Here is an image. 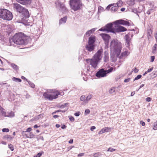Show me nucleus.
Wrapping results in <instances>:
<instances>
[{"label": "nucleus", "instance_id": "1", "mask_svg": "<svg viewBox=\"0 0 157 157\" xmlns=\"http://www.w3.org/2000/svg\"><path fill=\"white\" fill-rule=\"evenodd\" d=\"M13 8L20 14L21 18V20H18L17 22L22 23L25 26L29 25V24L28 21L30 15L28 10L17 3L13 4Z\"/></svg>", "mask_w": 157, "mask_h": 157}, {"label": "nucleus", "instance_id": "2", "mask_svg": "<svg viewBox=\"0 0 157 157\" xmlns=\"http://www.w3.org/2000/svg\"><path fill=\"white\" fill-rule=\"evenodd\" d=\"M28 37L22 33H16L13 37L12 40L14 44L20 45H26L28 43Z\"/></svg>", "mask_w": 157, "mask_h": 157}, {"label": "nucleus", "instance_id": "3", "mask_svg": "<svg viewBox=\"0 0 157 157\" xmlns=\"http://www.w3.org/2000/svg\"><path fill=\"white\" fill-rule=\"evenodd\" d=\"M110 49L115 52L117 57L120 55L122 49L121 44L117 39H114L110 42Z\"/></svg>", "mask_w": 157, "mask_h": 157}, {"label": "nucleus", "instance_id": "4", "mask_svg": "<svg viewBox=\"0 0 157 157\" xmlns=\"http://www.w3.org/2000/svg\"><path fill=\"white\" fill-rule=\"evenodd\" d=\"M13 18L12 13L8 10L0 8V18L6 21H11Z\"/></svg>", "mask_w": 157, "mask_h": 157}, {"label": "nucleus", "instance_id": "5", "mask_svg": "<svg viewBox=\"0 0 157 157\" xmlns=\"http://www.w3.org/2000/svg\"><path fill=\"white\" fill-rule=\"evenodd\" d=\"M69 3L71 8L74 11L80 10L84 5L81 0H70Z\"/></svg>", "mask_w": 157, "mask_h": 157}, {"label": "nucleus", "instance_id": "6", "mask_svg": "<svg viewBox=\"0 0 157 157\" xmlns=\"http://www.w3.org/2000/svg\"><path fill=\"white\" fill-rule=\"evenodd\" d=\"M99 31L105 32L106 33H114L115 27L113 23L110 22L107 24L105 26L101 27Z\"/></svg>", "mask_w": 157, "mask_h": 157}, {"label": "nucleus", "instance_id": "7", "mask_svg": "<svg viewBox=\"0 0 157 157\" xmlns=\"http://www.w3.org/2000/svg\"><path fill=\"white\" fill-rule=\"evenodd\" d=\"M52 92L53 94H49L47 92H44L43 94V96L44 98L49 101H52L57 98L58 97V96L60 94L59 91L56 90H54V91Z\"/></svg>", "mask_w": 157, "mask_h": 157}, {"label": "nucleus", "instance_id": "8", "mask_svg": "<svg viewBox=\"0 0 157 157\" xmlns=\"http://www.w3.org/2000/svg\"><path fill=\"white\" fill-rule=\"evenodd\" d=\"M99 35L101 37L104 41L105 44V48H108L109 40L111 38L110 36L108 34L105 33H101Z\"/></svg>", "mask_w": 157, "mask_h": 157}, {"label": "nucleus", "instance_id": "9", "mask_svg": "<svg viewBox=\"0 0 157 157\" xmlns=\"http://www.w3.org/2000/svg\"><path fill=\"white\" fill-rule=\"evenodd\" d=\"M115 27L114 33L116 34L117 33H119L124 32L127 31V29L125 27L119 25L117 24V23H114Z\"/></svg>", "mask_w": 157, "mask_h": 157}, {"label": "nucleus", "instance_id": "10", "mask_svg": "<svg viewBox=\"0 0 157 157\" xmlns=\"http://www.w3.org/2000/svg\"><path fill=\"white\" fill-rule=\"evenodd\" d=\"M56 8L59 7L60 10L63 12H66L67 11V8L65 7L64 4L59 0H56L55 2Z\"/></svg>", "mask_w": 157, "mask_h": 157}, {"label": "nucleus", "instance_id": "11", "mask_svg": "<svg viewBox=\"0 0 157 157\" xmlns=\"http://www.w3.org/2000/svg\"><path fill=\"white\" fill-rule=\"evenodd\" d=\"M103 52V49L102 48L98 50L92 59L99 62L102 58L101 55Z\"/></svg>", "mask_w": 157, "mask_h": 157}, {"label": "nucleus", "instance_id": "12", "mask_svg": "<svg viewBox=\"0 0 157 157\" xmlns=\"http://www.w3.org/2000/svg\"><path fill=\"white\" fill-rule=\"evenodd\" d=\"M95 75L98 78H101L106 77L107 75L104 69L101 68L98 70V71L95 73Z\"/></svg>", "mask_w": 157, "mask_h": 157}, {"label": "nucleus", "instance_id": "13", "mask_svg": "<svg viewBox=\"0 0 157 157\" xmlns=\"http://www.w3.org/2000/svg\"><path fill=\"white\" fill-rule=\"evenodd\" d=\"M114 23H117V24L119 25H123L128 26H129L130 25V23L129 21L126 20H124L122 19L116 20L114 21Z\"/></svg>", "mask_w": 157, "mask_h": 157}, {"label": "nucleus", "instance_id": "14", "mask_svg": "<svg viewBox=\"0 0 157 157\" xmlns=\"http://www.w3.org/2000/svg\"><path fill=\"white\" fill-rule=\"evenodd\" d=\"M86 61L87 63H89L94 68H95L97 67L98 64L99 62L92 59H87L86 60Z\"/></svg>", "mask_w": 157, "mask_h": 157}, {"label": "nucleus", "instance_id": "15", "mask_svg": "<svg viewBox=\"0 0 157 157\" xmlns=\"http://www.w3.org/2000/svg\"><path fill=\"white\" fill-rule=\"evenodd\" d=\"M96 45L90 43L86 44L85 46L86 49L89 52H93L94 50Z\"/></svg>", "mask_w": 157, "mask_h": 157}, {"label": "nucleus", "instance_id": "16", "mask_svg": "<svg viewBox=\"0 0 157 157\" xmlns=\"http://www.w3.org/2000/svg\"><path fill=\"white\" fill-rule=\"evenodd\" d=\"M124 39L126 41V47L130 50V46L131 39L129 35L128 34L125 35L124 36Z\"/></svg>", "mask_w": 157, "mask_h": 157}, {"label": "nucleus", "instance_id": "17", "mask_svg": "<svg viewBox=\"0 0 157 157\" xmlns=\"http://www.w3.org/2000/svg\"><path fill=\"white\" fill-rule=\"evenodd\" d=\"M17 2L21 4L28 6L30 5L32 2V0H15Z\"/></svg>", "mask_w": 157, "mask_h": 157}, {"label": "nucleus", "instance_id": "18", "mask_svg": "<svg viewBox=\"0 0 157 157\" xmlns=\"http://www.w3.org/2000/svg\"><path fill=\"white\" fill-rule=\"evenodd\" d=\"M96 37L93 35H91L88 38V43H90L93 44H95V43L96 41Z\"/></svg>", "mask_w": 157, "mask_h": 157}, {"label": "nucleus", "instance_id": "19", "mask_svg": "<svg viewBox=\"0 0 157 157\" xmlns=\"http://www.w3.org/2000/svg\"><path fill=\"white\" fill-rule=\"evenodd\" d=\"M111 130V128L105 127L101 129V130L98 132V133L99 134H101L105 132H110Z\"/></svg>", "mask_w": 157, "mask_h": 157}, {"label": "nucleus", "instance_id": "20", "mask_svg": "<svg viewBox=\"0 0 157 157\" xmlns=\"http://www.w3.org/2000/svg\"><path fill=\"white\" fill-rule=\"evenodd\" d=\"M97 29V28H94L88 30L85 33L84 36H85L87 37L90 36L91 34L94 33Z\"/></svg>", "mask_w": 157, "mask_h": 157}, {"label": "nucleus", "instance_id": "21", "mask_svg": "<svg viewBox=\"0 0 157 157\" xmlns=\"http://www.w3.org/2000/svg\"><path fill=\"white\" fill-rule=\"evenodd\" d=\"M129 54L130 52L128 50H127L125 51L122 52L121 53V55H120L119 56L117 57H118L119 59H121L123 57L128 56L129 55Z\"/></svg>", "mask_w": 157, "mask_h": 157}, {"label": "nucleus", "instance_id": "22", "mask_svg": "<svg viewBox=\"0 0 157 157\" xmlns=\"http://www.w3.org/2000/svg\"><path fill=\"white\" fill-rule=\"evenodd\" d=\"M109 60V53L107 51L104 52V61L105 62H107Z\"/></svg>", "mask_w": 157, "mask_h": 157}, {"label": "nucleus", "instance_id": "23", "mask_svg": "<svg viewBox=\"0 0 157 157\" xmlns=\"http://www.w3.org/2000/svg\"><path fill=\"white\" fill-rule=\"evenodd\" d=\"M69 106V104L68 103H66L60 105L59 104L57 105L56 106L58 108L63 109L66 107H68Z\"/></svg>", "mask_w": 157, "mask_h": 157}, {"label": "nucleus", "instance_id": "24", "mask_svg": "<svg viewBox=\"0 0 157 157\" xmlns=\"http://www.w3.org/2000/svg\"><path fill=\"white\" fill-rule=\"evenodd\" d=\"M10 65L16 71L19 70V67L15 64L13 63H10Z\"/></svg>", "mask_w": 157, "mask_h": 157}, {"label": "nucleus", "instance_id": "25", "mask_svg": "<svg viewBox=\"0 0 157 157\" xmlns=\"http://www.w3.org/2000/svg\"><path fill=\"white\" fill-rule=\"evenodd\" d=\"M67 19V16H64L63 17L61 18L59 20V24H61L63 23H65L66 22Z\"/></svg>", "mask_w": 157, "mask_h": 157}, {"label": "nucleus", "instance_id": "26", "mask_svg": "<svg viewBox=\"0 0 157 157\" xmlns=\"http://www.w3.org/2000/svg\"><path fill=\"white\" fill-rule=\"evenodd\" d=\"M4 110L3 108L0 106V112L1 113L2 115L4 117H7L6 112L3 111Z\"/></svg>", "mask_w": 157, "mask_h": 157}, {"label": "nucleus", "instance_id": "27", "mask_svg": "<svg viewBox=\"0 0 157 157\" xmlns=\"http://www.w3.org/2000/svg\"><path fill=\"white\" fill-rule=\"evenodd\" d=\"M68 109V108H67L66 109H65L64 110H62L61 109H59L58 110H56L55 111H54L52 113V115H53L54 114H55L57 113H59V112H61L62 113H65L66 111H67Z\"/></svg>", "mask_w": 157, "mask_h": 157}, {"label": "nucleus", "instance_id": "28", "mask_svg": "<svg viewBox=\"0 0 157 157\" xmlns=\"http://www.w3.org/2000/svg\"><path fill=\"white\" fill-rule=\"evenodd\" d=\"M3 139L7 140H12L13 138L10 135H6L4 136L2 138Z\"/></svg>", "mask_w": 157, "mask_h": 157}, {"label": "nucleus", "instance_id": "29", "mask_svg": "<svg viewBox=\"0 0 157 157\" xmlns=\"http://www.w3.org/2000/svg\"><path fill=\"white\" fill-rule=\"evenodd\" d=\"M8 114L7 115V117H13L14 116V112L11 111L10 113H8Z\"/></svg>", "mask_w": 157, "mask_h": 157}, {"label": "nucleus", "instance_id": "30", "mask_svg": "<svg viewBox=\"0 0 157 157\" xmlns=\"http://www.w3.org/2000/svg\"><path fill=\"white\" fill-rule=\"evenodd\" d=\"M0 40L2 42H6V38H5L4 36L0 34Z\"/></svg>", "mask_w": 157, "mask_h": 157}, {"label": "nucleus", "instance_id": "31", "mask_svg": "<svg viewBox=\"0 0 157 157\" xmlns=\"http://www.w3.org/2000/svg\"><path fill=\"white\" fill-rule=\"evenodd\" d=\"M12 80L16 82H21L22 81L21 79L19 78H17L15 77H13L12 78Z\"/></svg>", "mask_w": 157, "mask_h": 157}, {"label": "nucleus", "instance_id": "32", "mask_svg": "<svg viewBox=\"0 0 157 157\" xmlns=\"http://www.w3.org/2000/svg\"><path fill=\"white\" fill-rule=\"evenodd\" d=\"M123 2L122 0H119L116 3V5H117V6L118 7H121L122 6Z\"/></svg>", "mask_w": 157, "mask_h": 157}, {"label": "nucleus", "instance_id": "33", "mask_svg": "<svg viewBox=\"0 0 157 157\" xmlns=\"http://www.w3.org/2000/svg\"><path fill=\"white\" fill-rule=\"evenodd\" d=\"M105 10L101 6H99L98 7V14L99 13H100L101 12V11H104Z\"/></svg>", "mask_w": 157, "mask_h": 157}, {"label": "nucleus", "instance_id": "34", "mask_svg": "<svg viewBox=\"0 0 157 157\" xmlns=\"http://www.w3.org/2000/svg\"><path fill=\"white\" fill-rule=\"evenodd\" d=\"M127 3L130 6H132L135 4V0H130Z\"/></svg>", "mask_w": 157, "mask_h": 157}, {"label": "nucleus", "instance_id": "35", "mask_svg": "<svg viewBox=\"0 0 157 157\" xmlns=\"http://www.w3.org/2000/svg\"><path fill=\"white\" fill-rule=\"evenodd\" d=\"M152 31L151 29H149L147 31V36L148 38L149 39V36H151L152 34Z\"/></svg>", "mask_w": 157, "mask_h": 157}, {"label": "nucleus", "instance_id": "36", "mask_svg": "<svg viewBox=\"0 0 157 157\" xmlns=\"http://www.w3.org/2000/svg\"><path fill=\"white\" fill-rule=\"evenodd\" d=\"M105 72L106 73V75H107L108 74H109L110 73L112 72L113 71V67H110L109 68L108 70H105Z\"/></svg>", "mask_w": 157, "mask_h": 157}, {"label": "nucleus", "instance_id": "37", "mask_svg": "<svg viewBox=\"0 0 157 157\" xmlns=\"http://www.w3.org/2000/svg\"><path fill=\"white\" fill-rule=\"evenodd\" d=\"M29 86L32 88H34L35 87V84L31 81L28 80L27 82Z\"/></svg>", "mask_w": 157, "mask_h": 157}, {"label": "nucleus", "instance_id": "38", "mask_svg": "<svg viewBox=\"0 0 157 157\" xmlns=\"http://www.w3.org/2000/svg\"><path fill=\"white\" fill-rule=\"evenodd\" d=\"M118 9V7L116 6H113L111 8V10L112 11H114V12H115L116 11L117 9Z\"/></svg>", "mask_w": 157, "mask_h": 157}, {"label": "nucleus", "instance_id": "39", "mask_svg": "<svg viewBox=\"0 0 157 157\" xmlns=\"http://www.w3.org/2000/svg\"><path fill=\"white\" fill-rule=\"evenodd\" d=\"M157 49V44H155L152 48V52L153 53H155V51Z\"/></svg>", "mask_w": 157, "mask_h": 157}, {"label": "nucleus", "instance_id": "40", "mask_svg": "<svg viewBox=\"0 0 157 157\" xmlns=\"http://www.w3.org/2000/svg\"><path fill=\"white\" fill-rule=\"evenodd\" d=\"M101 155V152H97L94 154L93 156L94 157H100Z\"/></svg>", "mask_w": 157, "mask_h": 157}, {"label": "nucleus", "instance_id": "41", "mask_svg": "<svg viewBox=\"0 0 157 157\" xmlns=\"http://www.w3.org/2000/svg\"><path fill=\"white\" fill-rule=\"evenodd\" d=\"M44 153V152L41 151L38 153L34 157H40Z\"/></svg>", "mask_w": 157, "mask_h": 157}, {"label": "nucleus", "instance_id": "42", "mask_svg": "<svg viewBox=\"0 0 157 157\" xmlns=\"http://www.w3.org/2000/svg\"><path fill=\"white\" fill-rule=\"evenodd\" d=\"M92 96L91 94L88 95L86 97L85 101H86L87 102L88 101H89L92 98Z\"/></svg>", "mask_w": 157, "mask_h": 157}, {"label": "nucleus", "instance_id": "43", "mask_svg": "<svg viewBox=\"0 0 157 157\" xmlns=\"http://www.w3.org/2000/svg\"><path fill=\"white\" fill-rule=\"evenodd\" d=\"M151 75V76H154V78L156 77L157 76V71H153Z\"/></svg>", "mask_w": 157, "mask_h": 157}, {"label": "nucleus", "instance_id": "44", "mask_svg": "<svg viewBox=\"0 0 157 157\" xmlns=\"http://www.w3.org/2000/svg\"><path fill=\"white\" fill-rule=\"evenodd\" d=\"M142 77V75H137L134 79L133 82L135 81L136 80H138L140 78Z\"/></svg>", "mask_w": 157, "mask_h": 157}, {"label": "nucleus", "instance_id": "45", "mask_svg": "<svg viewBox=\"0 0 157 157\" xmlns=\"http://www.w3.org/2000/svg\"><path fill=\"white\" fill-rule=\"evenodd\" d=\"M35 136V135H34L33 133V132H30L29 133V138H31V139L33 138H34Z\"/></svg>", "mask_w": 157, "mask_h": 157}, {"label": "nucleus", "instance_id": "46", "mask_svg": "<svg viewBox=\"0 0 157 157\" xmlns=\"http://www.w3.org/2000/svg\"><path fill=\"white\" fill-rule=\"evenodd\" d=\"M8 147L10 149L11 151H13L14 149L13 145L12 144H10L8 145Z\"/></svg>", "mask_w": 157, "mask_h": 157}, {"label": "nucleus", "instance_id": "47", "mask_svg": "<svg viewBox=\"0 0 157 157\" xmlns=\"http://www.w3.org/2000/svg\"><path fill=\"white\" fill-rule=\"evenodd\" d=\"M68 118L70 121L72 122H73L75 121V118L72 116H69Z\"/></svg>", "mask_w": 157, "mask_h": 157}, {"label": "nucleus", "instance_id": "48", "mask_svg": "<svg viewBox=\"0 0 157 157\" xmlns=\"http://www.w3.org/2000/svg\"><path fill=\"white\" fill-rule=\"evenodd\" d=\"M132 12L135 13H136L137 15L139 16V15L138 14V13H139V12L137 9L135 8L132 9Z\"/></svg>", "mask_w": 157, "mask_h": 157}, {"label": "nucleus", "instance_id": "49", "mask_svg": "<svg viewBox=\"0 0 157 157\" xmlns=\"http://www.w3.org/2000/svg\"><path fill=\"white\" fill-rule=\"evenodd\" d=\"M116 150V149H114L113 148L110 147H109L108 150H107V151H110V152H113L114 151H115Z\"/></svg>", "mask_w": 157, "mask_h": 157}, {"label": "nucleus", "instance_id": "50", "mask_svg": "<svg viewBox=\"0 0 157 157\" xmlns=\"http://www.w3.org/2000/svg\"><path fill=\"white\" fill-rule=\"evenodd\" d=\"M110 58L112 62H115V55L113 54H111Z\"/></svg>", "mask_w": 157, "mask_h": 157}, {"label": "nucleus", "instance_id": "51", "mask_svg": "<svg viewBox=\"0 0 157 157\" xmlns=\"http://www.w3.org/2000/svg\"><path fill=\"white\" fill-rule=\"evenodd\" d=\"M153 129L154 130H157V121L154 123V126L153 127Z\"/></svg>", "mask_w": 157, "mask_h": 157}, {"label": "nucleus", "instance_id": "52", "mask_svg": "<svg viewBox=\"0 0 157 157\" xmlns=\"http://www.w3.org/2000/svg\"><path fill=\"white\" fill-rule=\"evenodd\" d=\"M9 129L8 128H4L2 129L3 132H9Z\"/></svg>", "mask_w": 157, "mask_h": 157}, {"label": "nucleus", "instance_id": "53", "mask_svg": "<svg viewBox=\"0 0 157 157\" xmlns=\"http://www.w3.org/2000/svg\"><path fill=\"white\" fill-rule=\"evenodd\" d=\"M85 98H86V97H85V95H82L80 97V100L81 101H85V99H86Z\"/></svg>", "mask_w": 157, "mask_h": 157}, {"label": "nucleus", "instance_id": "54", "mask_svg": "<svg viewBox=\"0 0 157 157\" xmlns=\"http://www.w3.org/2000/svg\"><path fill=\"white\" fill-rule=\"evenodd\" d=\"M27 132H25V131H23L22 132V134L24 135L25 136H26V137L27 138H29V137H29V135H28V134H27L26 133Z\"/></svg>", "mask_w": 157, "mask_h": 157}, {"label": "nucleus", "instance_id": "55", "mask_svg": "<svg viewBox=\"0 0 157 157\" xmlns=\"http://www.w3.org/2000/svg\"><path fill=\"white\" fill-rule=\"evenodd\" d=\"M90 113V110L88 109H87L85 110L84 114L85 115H87L89 114Z\"/></svg>", "mask_w": 157, "mask_h": 157}, {"label": "nucleus", "instance_id": "56", "mask_svg": "<svg viewBox=\"0 0 157 157\" xmlns=\"http://www.w3.org/2000/svg\"><path fill=\"white\" fill-rule=\"evenodd\" d=\"M81 114V113L80 111H78L74 113V115L76 117L79 116Z\"/></svg>", "mask_w": 157, "mask_h": 157}, {"label": "nucleus", "instance_id": "57", "mask_svg": "<svg viewBox=\"0 0 157 157\" xmlns=\"http://www.w3.org/2000/svg\"><path fill=\"white\" fill-rule=\"evenodd\" d=\"M74 147V146H70L68 147H67V150H66L67 151H67H69L72 148Z\"/></svg>", "mask_w": 157, "mask_h": 157}, {"label": "nucleus", "instance_id": "58", "mask_svg": "<svg viewBox=\"0 0 157 157\" xmlns=\"http://www.w3.org/2000/svg\"><path fill=\"white\" fill-rule=\"evenodd\" d=\"M155 58V56H151V61L150 62H154Z\"/></svg>", "mask_w": 157, "mask_h": 157}, {"label": "nucleus", "instance_id": "59", "mask_svg": "<svg viewBox=\"0 0 157 157\" xmlns=\"http://www.w3.org/2000/svg\"><path fill=\"white\" fill-rule=\"evenodd\" d=\"M145 100L146 101L150 102L152 100V98L150 97H148L146 98Z\"/></svg>", "mask_w": 157, "mask_h": 157}, {"label": "nucleus", "instance_id": "60", "mask_svg": "<svg viewBox=\"0 0 157 157\" xmlns=\"http://www.w3.org/2000/svg\"><path fill=\"white\" fill-rule=\"evenodd\" d=\"M131 80V78H127L125 79L124 80V82L127 83L128 82Z\"/></svg>", "mask_w": 157, "mask_h": 157}, {"label": "nucleus", "instance_id": "61", "mask_svg": "<svg viewBox=\"0 0 157 157\" xmlns=\"http://www.w3.org/2000/svg\"><path fill=\"white\" fill-rule=\"evenodd\" d=\"M32 130V128L31 127H29L28 128L26 131H25V132H31L30 131Z\"/></svg>", "mask_w": 157, "mask_h": 157}, {"label": "nucleus", "instance_id": "62", "mask_svg": "<svg viewBox=\"0 0 157 157\" xmlns=\"http://www.w3.org/2000/svg\"><path fill=\"white\" fill-rule=\"evenodd\" d=\"M153 68H154V67H152L151 68L148 69L147 71V72L148 73L150 72L153 70Z\"/></svg>", "mask_w": 157, "mask_h": 157}, {"label": "nucleus", "instance_id": "63", "mask_svg": "<svg viewBox=\"0 0 157 157\" xmlns=\"http://www.w3.org/2000/svg\"><path fill=\"white\" fill-rule=\"evenodd\" d=\"M140 123L143 126L145 125V123L143 121H140Z\"/></svg>", "mask_w": 157, "mask_h": 157}, {"label": "nucleus", "instance_id": "64", "mask_svg": "<svg viewBox=\"0 0 157 157\" xmlns=\"http://www.w3.org/2000/svg\"><path fill=\"white\" fill-rule=\"evenodd\" d=\"M134 71V73H136L138 72L139 71V69L136 68V67H135L133 70V71Z\"/></svg>", "mask_w": 157, "mask_h": 157}]
</instances>
